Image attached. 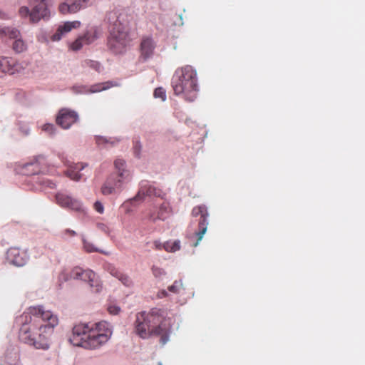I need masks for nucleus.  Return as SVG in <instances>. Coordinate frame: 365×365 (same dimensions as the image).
<instances>
[{
	"label": "nucleus",
	"instance_id": "a878e982",
	"mask_svg": "<svg viewBox=\"0 0 365 365\" xmlns=\"http://www.w3.org/2000/svg\"><path fill=\"white\" fill-rule=\"evenodd\" d=\"M168 289L173 293L178 294L182 289H184V287L181 280H175L171 286L168 287Z\"/></svg>",
	"mask_w": 365,
	"mask_h": 365
},
{
	"label": "nucleus",
	"instance_id": "bb28decb",
	"mask_svg": "<svg viewBox=\"0 0 365 365\" xmlns=\"http://www.w3.org/2000/svg\"><path fill=\"white\" fill-rule=\"evenodd\" d=\"M112 86L110 82H106L103 83H98L91 86V91L92 93L99 92L101 91L106 90Z\"/></svg>",
	"mask_w": 365,
	"mask_h": 365
},
{
	"label": "nucleus",
	"instance_id": "39448f33",
	"mask_svg": "<svg viewBox=\"0 0 365 365\" xmlns=\"http://www.w3.org/2000/svg\"><path fill=\"white\" fill-rule=\"evenodd\" d=\"M113 18L116 17L110 31L108 38L109 48L115 53H123L130 42L128 33V25L124 19V15L116 16L115 14H110Z\"/></svg>",
	"mask_w": 365,
	"mask_h": 365
},
{
	"label": "nucleus",
	"instance_id": "c756f323",
	"mask_svg": "<svg viewBox=\"0 0 365 365\" xmlns=\"http://www.w3.org/2000/svg\"><path fill=\"white\" fill-rule=\"evenodd\" d=\"M19 13L23 18L29 16V19L31 20V11H30L27 6H21L19 10Z\"/></svg>",
	"mask_w": 365,
	"mask_h": 365
},
{
	"label": "nucleus",
	"instance_id": "a19ab883",
	"mask_svg": "<svg viewBox=\"0 0 365 365\" xmlns=\"http://www.w3.org/2000/svg\"><path fill=\"white\" fill-rule=\"evenodd\" d=\"M153 247L155 250H161L163 249V244H162L161 242H160L159 241H157V240L154 241L153 242Z\"/></svg>",
	"mask_w": 365,
	"mask_h": 365
},
{
	"label": "nucleus",
	"instance_id": "4468645a",
	"mask_svg": "<svg viewBox=\"0 0 365 365\" xmlns=\"http://www.w3.org/2000/svg\"><path fill=\"white\" fill-rule=\"evenodd\" d=\"M165 193L162 190L150 185L148 182H142L140 190L134 197V200H143L145 196L163 197Z\"/></svg>",
	"mask_w": 365,
	"mask_h": 365
},
{
	"label": "nucleus",
	"instance_id": "6ab92c4d",
	"mask_svg": "<svg viewBox=\"0 0 365 365\" xmlns=\"http://www.w3.org/2000/svg\"><path fill=\"white\" fill-rule=\"evenodd\" d=\"M88 324L89 330H95L96 334H107L108 337H110L112 334L111 329L106 322L103 321Z\"/></svg>",
	"mask_w": 365,
	"mask_h": 365
},
{
	"label": "nucleus",
	"instance_id": "b1692460",
	"mask_svg": "<svg viewBox=\"0 0 365 365\" xmlns=\"http://www.w3.org/2000/svg\"><path fill=\"white\" fill-rule=\"evenodd\" d=\"M12 48L15 52L21 53L26 49V44L20 36L14 40Z\"/></svg>",
	"mask_w": 365,
	"mask_h": 365
},
{
	"label": "nucleus",
	"instance_id": "5701e85b",
	"mask_svg": "<svg viewBox=\"0 0 365 365\" xmlns=\"http://www.w3.org/2000/svg\"><path fill=\"white\" fill-rule=\"evenodd\" d=\"M163 249L168 252H175L180 249V240L173 242H166L163 244Z\"/></svg>",
	"mask_w": 365,
	"mask_h": 365
},
{
	"label": "nucleus",
	"instance_id": "7ed1b4c3",
	"mask_svg": "<svg viewBox=\"0 0 365 365\" xmlns=\"http://www.w3.org/2000/svg\"><path fill=\"white\" fill-rule=\"evenodd\" d=\"M172 86L176 95H183L190 102L195 101L198 92L196 71L189 65L178 68L173 78Z\"/></svg>",
	"mask_w": 365,
	"mask_h": 365
},
{
	"label": "nucleus",
	"instance_id": "c9c22d12",
	"mask_svg": "<svg viewBox=\"0 0 365 365\" xmlns=\"http://www.w3.org/2000/svg\"><path fill=\"white\" fill-rule=\"evenodd\" d=\"M108 311L111 314H118L120 311V308L116 305H110L108 307Z\"/></svg>",
	"mask_w": 365,
	"mask_h": 365
},
{
	"label": "nucleus",
	"instance_id": "9d476101",
	"mask_svg": "<svg viewBox=\"0 0 365 365\" xmlns=\"http://www.w3.org/2000/svg\"><path fill=\"white\" fill-rule=\"evenodd\" d=\"M29 5L32 7L31 14V23H36L40 19L48 16V0H30Z\"/></svg>",
	"mask_w": 365,
	"mask_h": 365
},
{
	"label": "nucleus",
	"instance_id": "aec40b11",
	"mask_svg": "<svg viewBox=\"0 0 365 365\" xmlns=\"http://www.w3.org/2000/svg\"><path fill=\"white\" fill-rule=\"evenodd\" d=\"M85 165H83L82 163H73L68 165L66 175L73 180H79L81 178V174L79 173V171L83 170Z\"/></svg>",
	"mask_w": 365,
	"mask_h": 365
},
{
	"label": "nucleus",
	"instance_id": "ddd939ff",
	"mask_svg": "<svg viewBox=\"0 0 365 365\" xmlns=\"http://www.w3.org/2000/svg\"><path fill=\"white\" fill-rule=\"evenodd\" d=\"M155 43L151 37H143L140 43L139 61L145 62L152 58L154 54Z\"/></svg>",
	"mask_w": 365,
	"mask_h": 365
},
{
	"label": "nucleus",
	"instance_id": "49530a36",
	"mask_svg": "<svg viewBox=\"0 0 365 365\" xmlns=\"http://www.w3.org/2000/svg\"><path fill=\"white\" fill-rule=\"evenodd\" d=\"M5 16V14H4L3 12H0V18H1V19H4V18H5V16Z\"/></svg>",
	"mask_w": 365,
	"mask_h": 365
},
{
	"label": "nucleus",
	"instance_id": "37998d69",
	"mask_svg": "<svg viewBox=\"0 0 365 365\" xmlns=\"http://www.w3.org/2000/svg\"><path fill=\"white\" fill-rule=\"evenodd\" d=\"M63 234L65 235L69 236V237H73L76 235V232L74 230H70V229H66L63 231Z\"/></svg>",
	"mask_w": 365,
	"mask_h": 365
},
{
	"label": "nucleus",
	"instance_id": "79ce46f5",
	"mask_svg": "<svg viewBox=\"0 0 365 365\" xmlns=\"http://www.w3.org/2000/svg\"><path fill=\"white\" fill-rule=\"evenodd\" d=\"M96 143L98 145L103 144V143H108L109 141L103 138V137H96Z\"/></svg>",
	"mask_w": 365,
	"mask_h": 365
},
{
	"label": "nucleus",
	"instance_id": "58836bf2",
	"mask_svg": "<svg viewBox=\"0 0 365 365\" xmlns=\"http://www.w3.org/2000/svg\"><path fill=\"white\" fill-rule=\"evenodd\" d=\"M94 208L99 213L103 212V210H104L103 205H102L101 202H100L98 201H97L94 203Z\"/></svg>",
	"mask_w": 365,
	"mask_h": 365
},
{
	"label": "nucleus",
	"instance_id": "2f4dec72",
	"mask_svg": "<svg viewBox=\"0 0 365 365\" xmlns=\"http://www.w3.org/2000/svg\"><path fill=\"white\" fill-rule=\"evenodd\" d=\"M58 9L59 11L63 14H70V5L67 3H62Z\"/></svg>",
	"mask_w": 365,
	"mask_h": 365
},
{
	"label": "nucleus",
	"instance_id": "2eb2a0df",
	"mask_svg": "<svg viewBox=\"0 0 365 365\" xmlns=\"http://www.w3.org/2000/svg\"><path fill=\"white\" fill-rule=\"evenodd\" d=\"M57 203L62 207L69 208L75 211H81V202L76 199L63 193H58L56 195Z\"/></svg>",
	"mask_w": 365,
	"mask_h": 365
},
{
	"label": "nucleus",
	"instance_id": "423d86ee",
	"mask_svg": "<svg viewBox=\"0 0 365 365\" xmlns=\"http://www.w3.org/2000/svg\"><path fill=\"white\" fill-rule=\"evenodd\" d=\"M116 173L110 175L101 187L103 195H108L120 191L123 185L130 179L128 170L126 169L125 161L123 159H116L114 161Z\"/></svg>",
	"mask_w": 365,
	"mask_h": 365
},
{
	"label": "nucleus",
	"instance_id": "9b49d317",
	"mask_svg": "<svg viewBox=\"0 0 365 365\" xmlns=\"http://www.w3.org/2000/svg\"><path fill=\"white\" fill-rule=\"evenodd\" d=\"M78 120V115L76 111L68 108H62L58 113L56 122L62 128L68 129Z\"/></svg>",
	"mask_w": 365,
	"mask_h": 365
},
{
	"label": "nucleus",
	"instance_id": "473e14b6",
	"mask_svg": "<svg viewBox=\"0 0 365 365\" xmlns=\"http://www.w3.org/2000/svg\"><path fill=\"white\" fill-rule=\"evenodd\" d=\"M43 130L47 132L49 134H53L55 132V126L53 124L46 123L43 125Z\"/></svg>",
	"mask_w": 365,
	"mask_h": 365
},
{
	"label": "nucleus",
	"instance_id": "4be33fe9",
	"mask_svg": "<svg viewBox=\"0 0 365 365\" xmlns=\"http://www.w3.org/2000/svg\"><path fill=\"white\" fill-rule=\"evenodd\" d=\"M24 174L30 175H35L40 172V166L38 161L31 162L24 165Z\"/></svg>",
	"mask_w": 365,
	"mask_h": 365
},
{
	"label": "nucleus",
	"instance_id": "7c9ffc66",
	"mask_svg": "<svg viewBox=\"0 0 365 365\" xmlns=\"http://www.w3.org/2000/svg\"><path fill=\"white\" fill-rule=\"evenodd\" d=\"M70 5V14H74L78 11L81 8L82 5L78 1H75Z\"/></svg>",
	"mask_w": 365,
	"mask_h": 365
},
{
	"label": "nucleus",
	"instance_id": "1a4fd4ad",
	"mask_svg": "<svg viewBox=\"0 0 365 365\" xmlns=\"http://www.w3.org/2000/svg\"><path fill=\"white\" fill-rule=\"evenodd\" d=\"M26 63L19 61L11 57L0 56V69L2 71V76L8 73L15 74L23 71L26 68Z\"/></svg>",
	"mask_w": 365,
	"mask_h": 365
},
{
	"label": "nucleus",
	"instance_id": "dca6fc26",
	"mask_svg": "<svg viewBox=\"0 0 365 365\" xmlns=\"http://www.w3.org/2000/svg\"><path fill=\"white\" fill-rule=\"evenodd\" d=\"M6 255L9 262L18 267L24 265L27 261L26 253L16 247L9 249Z\"/></svg>",
	"mask_w": 365,
	"mask_h": 365
},
{
	"label": "nucleus",
	"instance_id": "e433bc0d",
	"mask_svg": "<svg viewBox=\"0 0 365 365\" xmlns=\"http://www.w3.org/2000/svg\"><path fill=\"white\" fill-rule=\"evenodd\" d=\"M141 150V145L139 141H135L133 145V150L135 156L139 157L140 152Z\"/></svg>",
	"mask_w": 365,
	"mask_h": 365
},
{
	"label": "nucleus",
	"instance_id": "72a5a7b5",
	"mask_svg": "<svg viewBox=\"0 0 365 365\" xmlns=\"http://www.w3.org/2000/svg\"><path fill=\"white\" fill-rule=\"evenodd\" d=\"M97 228L101 230V232H104L106 235H108L110 232L109 227L107 225L102 223V222H98L96 224Z\"/></svg>",
	"mask_w": 365,
	"mask_h": 365
},
{
	"label": "nucleus",
	"instance_id": "0eeeda50",
	"mask_svg": "<svg viewBox=\"0 0 365 365\" xmlns=\"http://www.w3.org/2000/svg\"><path fill=\"white\" fill-rule=\"evenodd\" d=\"M69 279H81L88 282L90 287L98 292L102 289V285L96 273L91 269H83L80 267H76L70 272Z\"/></svg>",
	"mask_w": 365,
	"mask_h": 365
},
{
	"label": "nucleus",
	"instance_id": "ea45409f",
	"mask_svg": "<svg viewBox=\"0 0 365 365\" xmlns=\"http://www.w3.org/2000/svg\"><path fill=\"white\" fill-rule=\"evenodd\" d=\"M88 64L89 65V66H91L93 68H94L97 71H100L101 65H100L99 63L96 62V61H90L89 62H88Z\"/></svg>",
	"mask_w": 365,
	"mask_h": 365
},
{
	"label": "nucleus",
	"instance_id": "20e7f679",
	"mask_svg": "<svg viewBox=\"0 0 365 365\" xmlns=\"http://www.w3.org/2000/svg\"><path fill=\"white\" fill-rule=\"evenodd\" d=\"M109 339L107 334H96L95 330H89L88 324H78L73 327L69 341L73 346L95 349Z\"/></svg>",
	"mask_w": 365,
	"mask_h": 365
},
{
	"label": "nucleus",
	"instance_id": "f03ea898",
	"mask_svg": "<svg viewBox=\"0 0 365 365\" xmlns=\"http://www.w3.org/2000/svg\"><path fill=\"white\" fill-rule=\"evenodd\" d=\"M134 330L138 336L144 339L152 336H160V341L164 345L169 340L171 327L163 312L154 308L148 312L143 311L136 314Z\"/></svg>",
	"mask_w": 365,
	"mask_h": 365
},
{
	"label": "nucleus",
	"instance_id": "c85d7f7f",
	"mask_svg": "<svg viewBox=\"0 0 365 365\" xmlns=\"http://www.w3.org/2000/svg\"><path fill=\"white\" fill-rule=\"evenodd\" d=\"M153 96L156 98H160L161 101H165L166 99L165 90L162 87H159L155 89Z\"/></svg>",
	"mask_w": 365,
	"mask_h": 365
},
{
	"label": "nucleus",
	"instance_id": "f257e3e1",
	"mask_svg": "<svg viewBox=\"0 0 365 365\" xmlns=\"http://www.w3.org/2000/svg\"><path fill=\"white\" fill-rule=\"evenodd\" d=\"M25 321L19 331V340L36 349L47 350L58 318L43 306L30 307L24 314Z\"/></svg>",
	"mask_w": 365,
	"mask_h": 365
},
{
	"label": "nucleus",
	"instance_id": "f704fd0d",
	"mask_svg": "<svg viewBox=\"0 0 365 365\" xmlns=\"http://www.w3.org/2000/svg\"><path fill=\"white\" fill-rule=\"evenodd\" d=\"M107 270L112 276L115 277H117L120 272L118 269L111 264L108 265Z\"/></svg>",
	"mask_w": 365,
	"mask_h": 365
},
{
	"label": "nucleus",
	"instance_id": "393cba45",
	"mask_svg": "<svg viewBox=\"0 0 365 365\" xmlns=\"http://www.w3.org/2000/svg\"><path fill=\"white\" fill-rule=\"evenodd\" d=\"M83 247H84L85 250L87 252H96L103 253L104 255H108L107 252L99 250L91 242H88V241H87L86 240H83Z\"/></svg>",
	"mask_w": 365,
	"mask_h": 365
},
{
	"label": "nucleus",
	"instance_id": "cd10ccee",
	"mask_svg": "<svg viewBox=\"0 0 365 365\" xmlns=\"http://www.w3.org/2000/svg\"><path fill=\"white\" fill-rule=\"evenodd\" d=\"M116 278L118 279L126 287H130L133 284L130 278L127 274H123L121 272Z\"/></svg>",
	"mask_w": 365,
	"mask_h": 365
},
{
	"label": "nucleus",
	"instance_id": "a18cd8bd",
	"mask_svg": "<svg viewBox=\"0 0 365 365\" xmlns=\"http://www.w3.org/2000/svg\"><path fill=\"white\" fill-rule=\"evenodd\" d=\"M161 294H162V295H163V297H166V296H167V292H166V291H165V290H163V291L161 292Z\"/></svg>",
	"mask_w": 365,
	"mask_h": 365
},
{
	"label": "nucleus",
	"instance_id": "4c0bfd02",
	"mask_svg": "<svg viewBox=\"0 0 365 365\" xmlns=\"http://www.w3.org/2000/svg\"><path fill=\"white\" fill-rule=\"evenodd\" d=\"M152 272L155 277H160L165 273L163 269L155 266L152 267Z\"/></svg>",
	"mask_w": 365,
	"mask_h": 365
},
{
	"label": "nucleus",
	"instance_id": "a211bd4d",
	"mask_svg": "<svg viewBox=\"0 0 365 365\" xmlns=\"http://www.w3.org/2000/svg\"><path fill=\"white\" fill-rule=\"evenodd\" d=\"M170 212L171 209L169 203L164 202L159 207L157 213H152L150 218L153 221H155L156 220H165L169 217Z\"/></svg>",
	"mask_w": 365,
	"mask_h": 365
},
{
	"label": "nucleus",
	"instance_id": "f3484780",
	"mask_svg": "<svg viewBox=\"0 0 365 365\" xmlns=\"http://www.w3.org/2000/svg\"><path fill=\"white\" fill-rule=\"evenodd\" d=\"M80 25L81 23L78 21H68L64 23L63 25L59 26L56 33L52 36V41H59L64 34L71 31L73 29L78 28Z\"/></svg>",
	"mask_w": 365,
	"mask_h": 365
},
{
	"label": "nucleus",
	"instance_id": "f8f14e48",
	"mask_svg": "<svg viewBox=\"0 0 365 365\" xmlns=\"http://www.w3.org/2000/svg\"><path fill=\"white\" fill-rule=\"evenodd\" d=\"M100 32L97 28H92L88 30L83 36L78 37L73 42L70 48L73 51L80 50L84 44H90L93 43L99 36Z\"/></svg>",
	"mask_w": 365,
	"mask_h": 365
},
{
	"label": "nucleus",
	"instance_id": "412c9836",
	"mask_svg": "<svg viewBox=\"0 0 365 365\" xmlns=\"http://www.w3.org/2000/svg\"><path fill=\"white\" fill-rule=\"evenodd\" d=\"M0 35L2 38L16 39L21 36L20 31L11 27H4L0 29Z\"/></svg>",
	"mask_w": 365,
	"mask_h": 365
},
{
	"label": "nucleus",
	"instance_id": "6e6552de",
	"mask_svg": "<svg viewBox=\"0 0 365 365\" xmlns=\"http://www.w3.org/2000/svg\"><path fill=\"white\" fill-rule=\"evenodd\" d=\"M192 215L194 217L200 216L198 222V231L195 233L197 240V242L193 245L194 247L198 245L199 242L202 239L205 233L207 228V217L209 216L207 207L205 205H200L195 207L192 210Z\"/></svg>",
	"mask_w": 365,
	"mask_h": 365
},
{
	"label": "nucleus",
	"instance_id": "c03bdc74",
	"mask_svg": "<svg viewBox=\"0 0 365 365\" xmlns=\"http://www.w3.org/2000/svg\"><path fill=\"white\" fill-rule=\"evenodd\" d=\"M43 185H45L46 187L53 188L55 185H54V183L51 182V181L46 180V181H43Z\"/></svg>",
	"mask_w": 365,
	"mask_h": 365
},
{
	"label": "nucleus",
	"instance_id": "de8ad7c7",
	"mask_svg": "<svg viewBox=\"0 0 365 365\" xmlns=\"http://www.w3.org/2000/svg\"><path fill=\"white\" fill-rule=\"evenodd\" d=\"M0 77H2V71L0 69Z\"/></svg>",
	"mask_w": 365,
	"mask_h": 365
}]
</instances>
